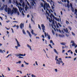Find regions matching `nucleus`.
<instances>
[{"instance_id": "2eb2a0df", "label": "nucleus", "mask_w": 77, "mask_h": 77, "mask_svg": "<svg viewBox=\"0 0 77 77\" xmlns=\"http://www.w3.org/2000/svg\"><path fill=\"white\" fill-rule=\"evenodd\" d=\"M5 5H4V6H2V7L0 8V10L3 11V10L4 9V8H5Z\"/></svg>"}, {"instance_id": "ea45409f", "label": "nucleus", "mask_w": 77, "mask_h": 77, "mask_svg": "<svg viewBox=\"0 0 77 77\" xmlns=\"http://www.w3.org/2000/svg\"><path fill=\"white\" fill-rule=\"evenodd\" d=\"M22 15L23 16H24V15H25V14H24V12H23V11H22Z\"/></svg>"}, {"instance_id": "0e129e2a", "label": "nucleus", "mask_w": 77, "mask_h": 77, "mask_svg": "<svg viewBox=\"0 0 77 77\" xmlns=\"http://www.w3.org/2000/svg\"><path fill=\"white\" fill-rule=\"evenodd\" d=\"M18 47L17 46H15V48H16V49H18Z\"/></svg>"}, {"instance_id": "dca6fc26", "label": "nucleus", "mask_w": 77, "mask_h": 77, "mask_svg": "<svg viewBox=\"0 0 77 77\" xmlns=\"http://www.w3.org/2000/svg\"><path fill=\"white\" fill-rule=\"evenodd\" d=\"M27 46L28 48H30V50H32V48H31V47L29 45V44H27Z\"/></svg>"}, {"instance_id": "c9c22d12", "label": "nucleus", "mask_w": 77, "mask_h": 77, "mask_svg": "<svg viewBox=\"0 0 77 77\" xmlns=\"http://www.w3.org/2000/svg\"><path fill=\"white\" fill-rule=\"evenodd\" d=\"M16 4L17 5V6H18L19 5V4H18V2H17V1H16Z\"/></svg>"}, {"instance_id": "1a4fd4ad", "label": "nucleus", "mask_w": 77, "mask_h": 77, "mask_svg": "<svg viewBox=\"0 0 77 77\" xmlns=\"http://www.w3.org/2000/svg\"><path fill=\"white\" fill-rule=\"evenodd\" d=\"M8 14H9L11 12V8H8Z\"/></svg>"}, {"instance_id": "4c0bfd02", "label": "nucleus", "mask_w": 77, "mask_h": 77, "mask_svg": "<svg viewBox=\"0 0 77 77\" xmlns=\"http://www.w3.org/2000/svg\"><path fill=\"white\" fill-rule=\"evenodd\" d=\"M29 29H32V27H31V26H30V23L29 24Z\"/></svg>"}, {"instance_id": "c756f323", "label": "nucleus", "mask_w": 77, "mask_h": 77, "mask_svg": "<svg viewBox=\"0 0 77 77\" xmlns=\"http://www.w3.org/2000/svg\"><path fill=\"white\" fill-rule=\"evenodd\" d=\"M58 24L59 25V26L60 27H62V25L61 24H60V23H58Z\"/></svg>"}, {"instance_id": "20e7f679", "label": "nucleus", "mask_w": 77, "mask_h": 77, "mask_svg": "<svg viewBox=\"0 0 77 77\" xmlns=\"http://www.w3.org/2000/svg\"><path fill=\"white\" fill-rule=\"evenodd\" d=\"M15 56H17V57H18V56H26V54H23L19 53L18 54H16Z\"/></svg>"}, {"instance_id": "052dcab7", "label": "nucleus", "mask_w": 77, "mask_h": 77, "mask_svg": "<svg viewBox=\"0 0 77 77\" xmlns=\"http://www.w3.org/2000/svg\"><path fill=\"white\" fill-rule=\"evenodd\" d=\"M53 42V41H52V40H51L50 41V43L51 44V43H52Z\"/></svg>"}, {"instance_id": "e2e57ef3", "label": "nucleus", "mask_w": 77, "mask_h": 77, "mask_svg": "<svg viewBox=\"0 0 77 77\" xmlns=\"http://www.w3.org/2000/svg\"><path fill=\"white\" fill-rule=\"evenodd\" d=\"M55 71L56 72H57V69H55Z\"/></svg>"}, {"instance_id": "a211bd4d", "label": "nucleus", "mask_w": 77, "mask_h": 77, "mask_svg": "<svg viewBox=\"0 0 77 77\" xmlns=\"http://www.w3.org/2000/svg\"><path fill=\"white\" fill-rule=\"evenodd\" d=\"M47 18L48 20H49L50 22L51 23V20H50V18H48V17L47 16Z\"/></svg>"}, {"instance_id": "8fccbe9b", "label": "nucleus", "mask_w": 77, "mask_h": 77, "mask_svg": "<svg viewBox=\"0 0 77 77\" xmlns=\"http://www.w3.org/2000/svg\"><path fill=\"white\" fill-rule=\"evenodd\" d=\"M56 26L57 28H59V26L57 24H56Z\"/></svg>"}, {"instance_id": "13d9d810", "label": "nucleus", "mask_w": 77, "mask_h": 77, "mask_svg": "<svg viewBox=\"0 0 77 77\" xmlns=\"http://www.w3.org/2000/svg\"><path fill=\"white\" fill-rule=\"evenodd\" d=\"M45 42L46 44H47V41L46 40H45Z\"/></svg>"}, {"instance_id": "412c9836", "label": "nucleus", "mask_w": 77, "mask_h": 77, "mask_svg": "<svg viewBox=\"0 0 77 77\" xmlns=\"http://www.w3.org/2000/svg\"><path fill=\"white\" fill-rule=\"evenodd\" d=\"M31 30L32 31H31V33L32 35H34V32H33V29H31Z\"/></svg>"}, {"instance_id": "6e6552de", "label": "nucleus", "mask_w": 77, "mask_h": 77, "mask_svg": "<svg viewBox=\"0 0 77 77\" xmlns=\"http://www.w3.org/2000/svg\"><path fill=\"white\" fill-rule=\"evenodd\" d=\"M63 30L64 31V32H66V33H69V32H68V29L67 28H66V29H63Z\"/></svg>"}, {"instance_id": "69168bd1", "label": "nucleus", "mask_w": 77, "mask_h": 77, "mask_svg": "<svg viewBox=\"0 0 77 77\" xmlns=\"http://www.w3.org/2000/svg\"><path fill=\"white\" fill-rule=\"evenodd\" d=\"M65 52V50H63L62 52V53H64Z\"/></svg>"}, {"instance_id": "473e14b6", "label": "nucleus", "mask_w": 77, "mask_h": 77, "mask_svg": "<svg viewBox=\"0 0 77 77\" xmlns=\"http://www.w3.org/2000/svg\"><path fill=\"white\" fill-rule=\"evenodd\" d=\"M70 6L71 7V8H72V3H70Z\"/></svg>"}, {"instance_id": "ddd939ff", "label": "nucleus", "mask_w": 77, "mask_h": 77, "mask_svg": "<svg viewBox=\"0 0 77 77\" xmlns=\"http://www.w3.org/2000/svg\"><path fill=\"white\" fill-rule=\"evenodd\" d=\"M13 9L14 10V12H15L16 13H17V9L16 8H14V7H13Z\"/></svg>"}, {"instance_id": "7ed1b4c3", "label": "nucleus", "mask_w": 77, "mask_h": 77, "mask_svg": "<svg viewBox=\"0 0 77 77\" xmlns=\"http://www.w3.org/2000/svg\"><path fill=\"white\" fill-rule=\"evenodd\" d=\"M71 43H72V46H75V48L76 47H77V45L74 43V42L73 41H71Z\"/></svg>"}, {"instance_id": "393cba45", "label": "nucleus", "mask_w": 77, "mask_h": 77, "mask_svg": "<svg viewBox=\"0 0 77 77\" xmlns=\"http://www.w3.org/2000/svg\"><path fill=\"white\" fill-rule=\"evenodd\" d=\"M17 46L18 47H20V46H21V45H20V44H19V42H17Z\"/></svg>"}, {"instance_id": "39448f33", "label": "nucleus", "mask_w": 77, "mask_h": 77, "mask_svg": "<svg viewBox=\"0 0 77 77\" xmlns=\"http://www.w3.org/2000/svg\"><path fill=\"white\" fill-rule=\"evenodd\" d=\"M24 23H21L20 25V27L21 29H23L24 28Z\"/></svg>"}, {"instance_id": "37998d69", "label": "nucleus", "mask_w": 77, "mask_h": 77, "mask_svg": "<svg viewBox=\"0 0 77 77\" xmlns=\"http://www.w3.org/2000/svg\"><path fill=\"white\" fill-rule=\"evenodd\" d=\"M49 46H50V47L51 48H53V47L51 46V44H50L49 45Z\"/></svg>"}, {"instance_id": "79ce46f5", "label": "nucleus", "mask_w": 77, "mask_h": 77, "mask_svg": "<svg viewBox=\"0 0 77 77\" xmlns=\"http://www.w3.org/2000/svg\"><path fill=\"white\" fill-rule=\"evenodd\" d=\"M9 56H11V54H9L8 55L7 57H6V58H8V57H9Z\"/></svg>"}, {"instance_id": "7c9ffc66", "label": "nucleus", "mask_w": 77, "mask_h": 77, "mask_svg": "<svg viewBox=\"0 0 77 77\" xmlns=\"http://www.w3.org/2000/svg\"><path fill=\"white\" fill-rule=\"evenodd\" d=\"M51 38V37H50V35H48V39H50V38Z\"/></svg>"}, {"instance_id": "c03bdc74", "label": "nucleus", "mask_w": 77, "mask_h": 77, "mask_svg": "<svg viewBox=\"0 0 77 77\" xmlns=\"http://www.w3.org/2000/svg\"><path fill=\"white\" fill-rule=\"evenodd\" d=\"M72 33L73 35H74V36H75V33H74V32H72Z\"/></svg>"}, {"instance_id": "f257e3e1", "label": "nucleus", "mask_w": 77, "mask_h": 77, "mask_svg": "<svg viewBox=\"0 0 77 77\" xmlns=\"http://www.w3.org/2000/svg\"><path fill=\"white\" fill-rule=\"evenodd\" d=\"M45 8H46L47 10L49 12V14H51V11H50L51 8L49 5V4H47V2H45L44 6V10H45Z\"/></svg>"}, {"instance_id": "5701e85b", "label": "nucleus", "mask_w": 77, "mask_h": 77, "mask_svg": "<svg viewBox=\"0 0 77 77\" xmlns=\"http://www.w3.org/2000/svg\"><path fill=\"white\" fill-rule=\"evenodd\" d=\"M47 1L48 2H51V3H53V1L52 0H47Z\"/></svg>"}, {"instance_id": "de8ad7c7", "label": "nucleus", "mask_w": 77, "mask_h": 77, "mask_svg": "<svg viewBox=\"0 0 77 77\" xmlns=\"http://www.w3.org/2000/svg\"><path fill=\"white\" fill-rule=\"evenodd\" d=\"M13 23H18V21H13Z\"/></svg>"}, {"instance_id": "603ef678", "label": "nucleus", "mask_w": 77, "mask_h": 77, "mask_svg": "<svg viewBox=\"0 0 77 77\" xmlns=\"http://www.w3.org/2000/svg\"><path fill=\"white\" fill-rule=\"evenodd\" d=\"M18 58H23V59H24V57H20V56H19L18 57Z\"/></svg>"}, {"instance_id": "9b49d317", "label": "nucleus", "mask_w": 77, "mask_h": 77, "mask_svg": "<svg viewBox=\"0 0 77 77\" xmlns=\"http://www.w3.org/2000/svg\"><path fill=\"white\" fill-rule=\"evenodd\" d=\"M18 8H19L20 12H21V11H23V9L21 7L18 6Z\"/></svg>"}, {"instance_id": "c85d7f7f", "label": "nucleus", "mask_w": 77, "mask_h": 77, "mask_svg": "<svg viewBox=\"0 0 77 77\" xmlns=\"http://www.w3.org/2000/svg\"><path fill=\"white\" fill-rule=\"evenodd\" d=\"M60 44H61V45H65V44L64 42L60 43Z\"/></svg>"}, {"instance_id": "f03ea898", "label": "nucleus", "mask_w": 77, "mask_h": 77, "mask_svg": "<svg viewBox=\"0 0 77 77\" xmlns=\"http://www.w3.org/2000/svg\"><path fill=\"white\" fill-rule=\"evenodd\" d=\"M42 27L43 30V32H45V37H47V34H46V32L44 31V30H45V26L44 25V24L42 25Z\"/></svg>"}, {"instance_id": "bf43d9fd", "label": "nucleus", "mask_w": 77, "mask_h": 77, "mask_svg": "<svg viewBox=\"0 0 77 77\" xmlns=\"http://www.w3.org/2000/svg\"><path fill=\"white\" fill-rule=\"evenodd\" d=\"M31 21L32 22H33V23H34L35 22V21H34V20H32V18H31Z\"/></svg>"}, {"instance_id": "bb28decb", "label": "nucleus", "mask_w": 77, "mask_h": 77, "mask_svg": "<svg viewBox=\"0 0 77 77\" xmlns=\"http://www.w3.org/2000/svg\"><path fill=\"white\" fill-rule=\"evenodd\" d=\"M55 19L57 20V21H59V19L57 18L56 17H55Z\"/></svg>"}, {"instance_id": "e433bc0d", "label": "nucleus", "mask_w": 77, "mask_h": 77, "mask_svg": "<svg viewBox=\"0 0 77 77\" xmlns=\"http://www.w3.org/2000/svg\"><path fill=\"white\" fill-rule=\"evenodd\" d=\"M24 63H25V64H26V65H29V63H26V62L25 61H24Z\"/></svg>"}, {"instance_id": "338daca9", "label": "nucleus", "mask_w": 77, "mask_h": 77, "mask_svg": "<svg viewBox=\"0 0 77 77\" xmlns=\"http://www.w3.org/2000/svg\"><path fill=\"white\" fill-rule=\"evenodd\" d=\"M24 64H22V65H21V67H24Z\"/></svg>"}, {"instance_id": "a19ab883", "label": "nucleus", "mask_w": 77, "mask_h": 77, "mask_svg": "<svg viewBox=\"0 0 77 77\" xmlns=\"http://www.w3.org/2000/svg\"><path fill=\"white\" fill-rule=\"evenodd\" d=\"M9 3H12V2L11 1V0H9Z\"/></svg>"}, {"instance_id": "864d4df0", "label": "nucleus", "mask_w": 77, "mask_h": 77, "mask_svg": "<svg viewBox=\"0 0 77 77\" xmlns=\"http://www.w3.org/2000/svg\"><path fill=\"white\" fill-rule=\"evenodd\" d=\"M22 6H23V7H24V6H25V4H24V3H23L22 4Z\"/></svg>"}, {"instance_id": "58836bf2", "label": "nucleus", "mask_w": 77, "mask_h": 77, "mask_svg": "<svg viewBox=\"0 0 77 77\" xmlns=\"http://www.w3.org/2000/svg\"><path fill=\"white\" fill-rule=\"evenodd\" d=\"M66 23L67 24H69V22L67 20H66Z\"/></svg>"}, {"instance_id": "f3484780", "label": "nucleus", "mask_w": 77, "mask_h": 77, "mask_svg": "<svg viewBox=\"0 0 77 77\" xmlns=\"http://www.w3.org/2000/svg\"><path fill=\"white\" fill-rule=\"evenodd\" d=\"M54 51L57 54H59L58 53V52H57V51H56V50L55 49H54Z\"/></svg>"}, {"instance_id": "4be33fe9", "label": "nucleus", "mask_w": 77, "mask_h": 77, "mask_svg": "<svg viewBox=\"0 0 77 77\" xmlns=\"http://www.w3.org/2000/svg\"><path fill=\"white\" fill-rule=\"evenodd\" d=\"M14 12V10H12V11H11V12L10 13L11 14H13Z\"/></svg>"}, {"instance_id": "774afa93", "label": "nucleus", "mask_w": 77, "mask_h": 77, "mask_svg": "<svg viewBox=\"0 0 77 77\" xmlns=\"http://www.w3.org/2000/svg\"><path fill=\"white\" fill-rule=\"evenodd\" d=\"M75 52L76 53H77V49H76L75 50Z\"/></svg>"}, {"instance_id": "72a5a7b5", "label": "nucleus", "mask_w": 77, "mask_h": 77, "mask_svg": "<svg viewBox=\"0 0 77 77\" xmlns=\"http://www.w3.org/2000/svg\"><path fill=\"white\" fill-rule=\"evenodd\" d=\"M27 4H28V5L29 6V7H31V6H30V5L29 4V2H27Z\"/></svg>"}, {"instance_id": "a18cd8bd", "label": "nucleus", "mask_w": 77, "mask_h": 77, "mask_svg": "<svg viewBox=\"0 0 77 77\" xmlns=\"http://www.w3.org/2000/svg\"><path fill=\"white\" fill-rule=\"evenodd\" d=\"M16 27L17 28V29H18V28H19V26H18V25L16 26Z\"/></svg>"}, {"instance_id": "0eeeda50", "label": "nucleus", "mask_w": 77, "mask_h": 77, "mask_svg": "<svg viewBox=\"0 0 77 77\" xmlns=\"http://www.w3.org/2000/svg\"><path fill=\"white\" fill-rule=\"evenodd\" d=\"M26 1H27V0H25ZM35 0H31V1H32V2L31 4L32 5V6H34V4L36 5V3H35Z\"/></svg>"}, {"instance_id": "b1692460", "label": "nucleus", "mask_w": 77, "mask_h": 77, "mask_svg": "<svg viewBox=\"0 0 77 77\" xmlns=\"http://www.w3.org/2000/svg\"><path fill=\"white\" fill-rule=\"evenodd\" d=\"M46 12L47 15H48V16H49V17H50V15L49 14V13H48V12H47V11H46Z\"/></svg>"}, {"instance_id": "2f4dec72", "label": "nucleus", "mask_w": 77, "mask_h": 77, "mask_svg": "<svg viewBox=\"0 0 77 77\" xmlns=\"http://www.w3.org/2000/svg\"><path fill=\"white\" fill-rule=\"evenodd\" d=\"M41 5L42 7H44V5H43V4L42 3H41Z\"/></svg>"}, {"instance_id": "09e8293b", "label": "nucleus", "mask_w": 77, "mask_h": 77, "mask_svg": "<svg viewBox=\"0 0 77 77\" xmlns=\"http://www.w3.org/2000/svg\"><path fill=\"white\" fill-rule=\"evenodd\" d=\"M42 38H45V37L44 36V35H42Z\"/></svg>"}, {"instance_id": "cd10ccee", "label": "nucleus", "mask_w": 77, "mask_h": 77, "mask_svg": "<svg viewBox=\"0 0 77 77\" xmlns=\"http://www.w3.org/2000/svg\"><path fill=\"white\" fill-rule=\"evenodd\" d=\"M67 8H69L70 7V5H69L68 4H67Z\"/></svg>"}, {"instance_id": "f8f14e48", "label": "nucleus", "mask_w": 77, "mask_h": 77, "mask_svg": "<svg viewBox=\"0 0 77 77\" xmlns=\"http://www.w3.org/2000/svg\"><path fill=\"white\" fill-rule=\"evenodd\" d=\"M27 32L28 33V34L30 38H32V35H31V34H30V33L29 32V31L28 30H27Z\"/></svg>"}, {"instance_id": "4468645a", "label": "nucleus", "mask_w": 77, "mask_h": 77, "mask_svg": "<svg viewBox=\"0 0 77 77\" xmlns=\"http://www.w3.org/2000/svg\"><path fill=\"white\" fill-rule=\"evenodd\" d=\"M58 57L57 56H56L55 57V60L57 61L56 63L57 64H58V63H57V62L59 61V60L57 59V58Z\"/></svg>"}, {"instance_id": "3c124183", "label": "nucleus", "mask_w": 77, "mask_h": 77, "mask_svg": "<svg viewBox=\"0 0 77 77\" xmlns=\"http://www.w3.org/2000/svg\"><path fill=\"white\" fill-rule=\"evenodd\" d=\"M7 68H8V70H9V71H10L11 70L10 69V68H9V67H7Z\"/></svg>"}, {"instance_id": "423d86ee", "label": "nucleus", "mask_w": 77, "mask_h": 77, "mask_svg": "<svg viewBox=\"0 0 77 77\" xmlns=\"http://www.w3.org/2000/svg\"><path fill=\"white\" fill-rule=\"evenodd\" d=\"M59 59L60 60H58V61L57 62L58 64V65H60V63H63V61H62V58H59Z\"/></svg>"}, {"instance_id": "49530a36", "label": "nucleus", "mask_w": 77, "mask_h": 77, "mask_svg": "<svg viewBox=\"0 0 77 77\" xmlns=\"http://www.w3.org/2000/svg\"><path fill=\"white\" fill-rule=\"evenodd\" d=\"M0 53H3V50L0 49Z\"/></svg>"}, {"instance_id": "6ab92c4d", "label": "nucleus", "mask_w": 77, "mask_h": 77, "mask_svg": "<svg viewBox=\"0 0 77 77\" xmlns=\"http://www.w3.org/2000/svg\"><path fill=\"white\" fill-rule=\"evenodd\" d=\"M71 10L73 12H74V8H73V7H72L71 8Z\"/></svg>"}, {"instance_id": "9d476101", "label": "nucleus", "mask_w": 77, "mask_h": 77, "mask_svg": "<svg viewBox=\"0 0 77 77\" xmlns=\"http://www.w3.org/2000/svg\"><path fill=\"white\" fill-rule=\"evenodd\" d=\"M5 8L4 9V10L6 12H8V5H5Z\"/></svg>"}, {"instance_id": "6e6d98bb", "label": "nucleus", "mask_w": 77, "mask_h": 77, "mask_svg": "<svg viewBox=\"0 0 77 77\" xmlns=\"http://www.w3.org/2000/svg\"><path fill=\"white\" fill-rule=\"evenodd\" d=\"M33 75H33V74H32V77H37L35 76H34L33 77Z\"/></svg>"}, {"instance_id": "4d7b16f0", "label": "nucleus", "mask_w": 77, "mask_h": 77, "mask_svg": "<svg viewBox=\"0 0 77 77\" xmlns=\"http://www.w3.org/2000/svg\"><path fill=\"white\" fill-rule=\"evenodd\" d=\"M19 5H20V6H22L21 4L20 3H19Z\"/></svg>"}, {"instance_id": "a878e982", "label": "nucleus", "mask_w": 77, "mask_h": 77, "mask_svg": "<svg viewBox=\"0 0 77 77\" xmlns=\"http://www.w3.org/2000/svg\"><path fill=\"white\" fill-rule=\"evenodd\" d=\"M77 13V9H75V14H76Z\"/></svg>"}, {"instance_id": "f704fd0d", "label": "nucleus", "mask_w": 77, "mask_h": 77, "mask_svg": "<svg viewBox=\"0 0 77 77\" xmlns=\"http://www.w3.org/2000/svg\"><path fill=\"white\" fill-rule=\"evenodd\" d=\"M38 28L40 29V30H41V26H40V25H39V24H38Z\"/></svg>"}, {"instance_id": "aec40b11", "label": "nucleus", "mask_w": 77, "mask_h": 77, "mask_svg": "<svg viewBox=\"0 0 77 77\" xmlns=\"http://www.w3.org/2000/svg\"><path fill=\"white\" fill-rule=\"evenodd\" d=\"M22 32H23V33L24 34V35H26V32H25V31H24V29H23Z\"/></svg>"}, {"instance_id": "680f3d73", "label": "nucleus", "mask_w": 77, "mask_h": 77, "mask_svg": "<svg viewBox=\"0 0 77 77\" xmlns=\"http://www.w3.org/2000/svg\"><path fill=\"white\" fill-rule=\"evenodd\" d=\"M15 41H17V43L18 42V40H17V38H15Z\"/></svg>"}, {"instance_id": "5fc2aeb1", "label": "nucleus", "mask_w": 77, "mask_h": 77, "mask_svg": "<svg viewBox=\"0 0 77 77\" xmlns=\"http://www.w3.org/2000/svg\"><path fill=\"white\" fill-rule=\"evenodd\" d=\"M67 3H68V4H69V0H67Z\"/></svg>"}]
</instances>
